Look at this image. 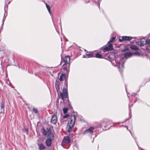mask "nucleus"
I'll list each match as a JSON object with an SVG mask.
<instances>
[{"instance_id": "nucleus-1", "label": "nucleus", "mask_w": 150, "mask_h": 150, "mask_svg": "<svg viewBox=\"0 0 150 150\" xmlns=\"http://www.w3.org/2000/svg\"><path fill=\"white\" fill-rule=\"evenodd\" d=\"M76 117L74 115H71L69 118L67 125L66 129L68 132H71L75 124Z\"/></svg>"}, {"instance_id": "nucleus-2", "label": "nucleus", "mask_w": 150, "mask_h": 150, "mask_svg": "<svg viewBox=\"0 0 150 150\" xmlns=\"http://www.w3.org/2000/svg\"><path fill=\"white\" fill-rule=\"evenodd\" d=\"M63 59L64 62V64L63 66L65 65L67 66L68 65V67H69L70 64L69 62L70 61V57L69 56H66L63 58Z\"/></svg>"}, {"instance_id": "nucleus-3", "label": "nucleus", "mask_w": 150, "mask_h": 150, "mask_svg": "<svg viewBox=\"0 0 150 150\" xmlns=\"http://www.w3.org/2000/svg\"><path fill=\"white\" fill-rule=\"evenodd\" d=\"M95 129V127H90L88 129L85 130L83 134H89L90 135L93 134V130Z\"/></svg>"}, {"instance_id": "nucleus-4", "label": "nucleus", "mask_w": 150, "mask_h": 150, "mask_svg": "<svg viewBox=\"0 0 150 150\" xmlns=\"http://www.w3.org/2000/svg\"><path fill=\"white\" fill-rule=\"evenodd\" d=\"M62 83V82L61 81H59V80H56L55 83L56 90L58 94L59 93V90L60 89V85H61Z\"/></svg>"}, {"instance_id": "nucleus-5", "label": "nucleus", "mask_w": 150, "mask_h": 150, "mask_svg": "<svg viewBox=\"0 0 150 150\" xmlns=\"http://www.w3.org/2000/svg\"><path fill=\"white\" fill-rule=\"evenodd\" d=\"M69 116V115L68 114H66L65 115L62 116L60 118V122L62 124H63L64 122L68 120V118Z\"/></svg>"}, {"instance_id": "nucleus-6", "label": "nucleus", "mask_w": 150, "mask_h": 150, "mask_svg": "<svg viewBox=\"0 0 150 150\" xmlns=\"http://www.w3.org/2000/svg\"><path fill=\"white\" fill-rule=\"evenodd\" d=\"M57 121V117L56 114L52 116L51 122L54 124H55Z\"/></svg>"}, {"instance_id": "nucleus-7", "label": "nucleus", "mask_w": 150, "mask_h": 150, "mask_svg": "<svg viewBox=\"0 0 150 150\" xmlns=\"http://www.w3.org/2000/svg\"><path fill=\"white\" fill-rule=\"evenodd\" d=\"M48 131L49 133L47 135V139H49L53 140L54 137V134L51 132L50 129H48Z\"/></svg>"}, {"instance_id": "nucleus-8", "label": "nucleus", "mask_w": 150, "mask_h": 150, "mask_svg": "<svg viewBox=\"0 0 150 150\" xmlns=\"http://www.w3.org/2000/svg\"><path fill=\"white\" fill-rule=\"evenodd\" d=\"M112 45L111 43H110L108 47H106L103 48V51L104 52H105L108 51L112 50Z\"/></svg>"}, {"instance_id": "nucleus-9", "label": "nucleus", "mask_w": 150, "mask_h": 150, "mask_svg": "<svg viewBox=\"0 0 150 150\" xmlns=\"http://www.w3.org/2000/svg\"><path fill=\"white\" fill-rule=\"evenodd\" d=\"M133 53L131 52H127L124 54V56L126 59H127L133 56Z\"/></svg>"}, {"instance_id": "nucleus-10", "label": "nucleus", "mask_w": 150, "mask_h": 150, "mask_svg": "<svg viewBox=\"0 0 150 150\" xmlns=\"http://www.w3.org/2000/svg\"><path fill=\"white\" fill-rule=\"evenodd\" d=\"M62 142L68 144L70 143L71 142V139L68 136L65 137L64 138Z\"/></svg>"}, {"instance_id": "nucleus-11", "label": "nucleus", "mask_w": 150, "mask_h": 150, "mask_svg": "<svg viewBox=\"0 0 150 150\" xmlns=\"http://www.w3.org/2000/svg\"><path fill=\"white\" fill-rule=\"evenodd\" d=\"M53 140L47 139L45 141V144L46 146L48 147H50L51 146Z\"/></svg>"}, {"instance_id": "nucleus-12", "label": "nucleus", "mask_w": 150, "mask_h": 150, "mask_svg": "<svg viewBox=\"0 0 150 150\" xmlns=\"http://www.w3.org/2000/svg\"><path fill=\"white\" fill-rule=\"evenodd\" d=\"M95 56L93 54L92 52H90L88 54H86L85 55H84L83 56V58H90L92 57H94Z\"/></svg>"}, {"instance_id": "nucleus-13", "label": "nucleus", "mask_w": 150, "mask_h": 150, "mask_svg": "<svg viewBox=\"0 0 150 150\" xmlns=\"http://www.w3.org/2000/svg\"><path fill=\"white\" fill-rule=\"evenodd\" d=\"M122 38L124 40L130 41L132 39V38L130 36H123L122 37Z\"/></svg>"}, {"instance_id": "nucleus-14", "label": "nucleus", "mask_w": 150, "mask_h": 150, "mask_svg": "<svg viewBox=\"0 0 150 150\" xmlns=\"http://www.w3.org/2000/svg\"><path fill=\"white\" fill-rule=\"evenodd\" d=\"M39 149L40 150H44L46 148V147L42 143L38 144Z\"/></svg>"}, {"instance_id": "nucleus-15", "label": "nucleus", "mask_w": 150, "mask_h": 150, "mask_svg": "<svg viewBox=\"0 0 150 150\" xmlns=\"http://www.w3.org/2000/svg\"><path fill=\"white\" fill-rule=\"evenodd\" d=\"M130 48L132 50L137 51L138 50L139 48L137 46L134 45H132L130 47Z\"/></svg>"}, {"instance_id": "nucleus-16", "label": "nucleus", "mask_w": 150, "mask_h": 150, "mask_svg": "<svg viewBox=\"0 0 150 150\" xmlns=\"http://www.w3.org/2000/svg\"><path fill=\"white\" fill-rule=\"evenodd\" d=\"M1 112H2L4 111V104L2 102L1 103L0 105Z\"/></svg>"}, {"instance_id": "nucleus-17", "label": "nucleus", "mask_w": 150, "mask_h": 150, "mask_svg": "<svg viewBox=\"0 0 150 150\" xmlns=\"http://www.w3.org/2000/svg\"><path fill=\"white\" fill-rule=\"evenodd\" d=\"M64 96L65 98H67L68 97L67 93H62L61 92H60V96L61 97L62 99L63 100L64 99Z\"/></svg>"}, {"instance_id": "nucleus-18", "label": "nucleus", "mask_w": 150, "mask_h": 150, "mask_svg": "<svg viewBox=\"0 0 150 150\" xmlns=\"http://www.w3.org/2000/svg\"><path fill=\"white\" fill-rule=\"evenodd\" d=\"M136 44L139 46H143L144 45V42L142 41L136 42Z\"/></svg>"}, {"instance_id": "nucleus-19", "label": "nucleus", "mask_w": 150, "mask_h": 150, "mask_svg": "<svg viewBox=\"0 0 150 150\" xmlns=\"http://www.w3.org/2000/svg\"><path fill=\"white\" fill-rule=\"evenodd\" d=\"M65 78L66 76L65 74H62L61 75L59 80V81L61 82L63 79H65Z\"/></svg>"}, {"instance_id": "nucleus-20", "label": "nucleus", "mask_w": 150, "mask_h": 150, "mask_svg": "<svg viewBox=\"0 0 150 150\" xmlns=\"http://www.w3.org/2000/svg\"><path fill=\"white\" fill-rule=\"evenodd\" d=\"M95 57L96 58H102V55L99 53H96L95 55Z\"/></svg>"}, {"instance_id": "nucleus-21", "label": "nucleus", "mask_w": 150, "mask_h": 150, "mask_svg": "<svg viewBox=\"0 0 150 150\" xmlns=\"http://www.w3.org/2000/svg\"><path fill=\"white\" fill-rule=\"evenodd\" d=\"M42 134L45 136L47 134V131L44 128L42 129Z\"/></svg>"}, {"instance_id": "nucleus-22", "label": "nucleus", "mask_w": 150, "mask_h": 150, "mask_svg": "<svg viewBox=\"0 0 150 150\" xmlns=\"http://www.w3.org/2000/svg\"><path fill=\"white\" fill-rule=\"evenodd\" d=\"M116 39V37H113L111 38L110 40L108 42V43H109L110 42H112L113 41H115Z\"/></svg>"}, {"instance_id": "nucleus-23", "label": "nucleus", "mask_w": 150, "mask_h": 150, "mask_svg": "<svg viewBox=\"0 0 150 150\" xmlns=\"http://www.w3.org/2000/svg\"><path fill=\"white\" fill-rule=\"evenodd\" d=\"M124 63H125V61H124L122 62V64L120 65V64L119 62H118V63L119 64V66L118 67L119 69H120L121 67H122V68H124Z\"/></svg>"}, {"instance_id": "nucleus-24", "label": "nucleus", "mask_w": 150, "mask_h": 150, "mask_svg": "<svg viewBox=\"0 0 150 150\" xmlns=\"http://www.w3.org/2000/svg\"><path fill=\"white\" fill-rule=\"evenodd\" d=\"M46 6L49 12L51 14L50 7L47 4H46Z\"/></svg>"}, {"instance_id": "nucleus-25", "label": "nucleus", "mask_w": 150, "mask_h": 150, "mask_svg": "<svg viewBox=\"0 0 150 150\" xmlns=\"http://www.w3.org/2000/svg\"><path fill=\"white\" fill-rule=\"evenodd\" d=\"M68 110V109L67 108H64L63 109V111L64 114H66L67 113Z\"/></svg>"}, {"instance_id": "nucleus-26", "label": "nucleus", "mask_w": 150, "mask_h": 150, "mask_svg": "<svg viewBox=\"0 0 150 150\" xmlns=\"http://www.w3.org/2000/svg\"><path fill=\"white\" fill-rule=\"evenodd\" d=\"M67 88H65V87H63V93H67Z\"/></svg>"}, {"instance_id": "nucleus-27", "label": "nucleus", "mask_w": 150, "mask_h": 150, "mask_svg": "<svg viewBox=\"0 0 150 150\" xmlns=\"http://www.w3.org/2000/svg\"><path fill=\"white\" fill-rule=\"evenodd\" d=\"M33 112L35 113H38V110H37V109L36 108H34L33 109Z\"/></svg>"}, {"instance_id": "nucleus-28", "label": "nucleus", "mask_w": 150, "mask_h": 150, "mask_svg": "<svg viewBox=\"0 0 150 150\" xmlns=\"http://www.w3.org/2000/svg\"><path fill=\"white\" fill-rule=\"evenodd\" d=\"M145 43L148 45L150 44V39H148L145 41Z\"/></svg>"}, {"instance_id": "nucleus-29", "label": "nucleus", "mask_w": 150, "mask_h": 150, "mask_svg": "<svg viewBox=\"0 0 150 150\" xmlns=\"http://www.w3.org/2000/svg\"><path fill=\"white\" fill-rule=\"evenodd\" d=\"M133 54H135L137 56H140V54L139 52H136L133 53Z\"/></svg>"}, {"instance_id": "nucleus-30", "label": "nucleus", "mask_w": 150, "mask_h": 150, "mask_svg": "<svg viewBox=\"0 0 150 150\" xmlns=\"http://www.w3.org/2000/svg\"><path fill=\"white\" fill-rule=\"evenodd\" d=\"M5 13L4 14V17L3 18V19L2 21V25H4V21L5 19Z\"/></svg>"}, {"instance_id": "nucleus-31", "label": "nucleus", "mask_w": 150, "mask_h": 150, "mask_svg": "<svg viewBox=\"0 0 150 150\" xmlns=\"http://www.w3.org/2000/svg\"><path fill=\"white\" fill-rule=\"evenodd\" d=\"M66 66L64 67L63 68V70L65 71H67V67H68L69 68V67H68V65H67H67Z\"/></svg>"}, {"instance_id": "nucleus-32", "label": "nucleus", "mask_w": 150, "mask_h": 150, "mask_svg": "<svg viewBox=\"0 0 150 150\" xmlns=\"http://www.w3.org/2000/svg\"><path fill=\"white\" fill-rule=\"evenodd\" d=\"M64 85H65L64 87L67 88V82L66 81H65Z\"/></svg>"}, {"instance_id": "nucleus-33", "label": "nucleus", "mask_w": 150, "mask_h": 150, "mask_svg": "<svg viewBox=\"0 0 150 150\" xmlns=\"http://www.w3.org/2000/svg\"><path fill=\"white\" fill-rule=\"evenodd\" d=\"M25 132L27 134H28V128H25Z\"/></svg>"}, {"instance_id": "nucleus-34", "label": "nucleus", "mask_w": 150, "mask_h": 150, "mask_svg": "<svg viewBox=\"0 0 150 150\" xmlns=\"http://www.w3.org/2000/svg\"><path fill=\"white\" fill-rule=\"evenodd\" d=\"M148 46L146 47L147 49L149 50V48H150V44L148 45Z\"/></svg>"}, {"instance_id": "nucleus-35", "label": "nucleus", "mask_w": 150, "mask_h": 150, "mask_svg": "<svg viewBox=\"0 0 150 150\" xmlns=\"http://www.w3.org/2000/svg\"><path fill=\"white\" fill-rule=\"evenodd\" d=\"M102 126H104L105 127H106V126L104 125L103 123L101 125H100L99 127H101Z\"/></svg>"}, {"instance_id": "nucleus-36", "label": "nucleus", "mask_w": 150, "mask_h": 150, "mask_svg": "<svg viewBox=\"0 0 150 150\" xmlns=\"http://www.w3.org/2000/svg\"><path fill=\"white\" fill-rule=\"evenodd\" d=\"M123 40H122V39H119V40L120 42H122Z\"/></svg>"}, {"instance_id": "nucleus-37", "label": "nucleus", "mask_w": 150, "mask_h": 150, "mask_svg": "<svg viewBox=\"0 0 150 150\" xmlns=\"http://www.w3.org/2000/svg\"><path fill=\"white\" fill-rule=\"evenodd\" d=\"M126 50V49H123V50H122V51L123 52H125V51L126 50Z\"/></svg>"}, {"instance_id": "nucleus-38", "label": "nucleus", "mask_w": 150, "mask_h": 150, "mask_svg": "<svg viewBox=\"0 0 150 150\" xmlns=\"http://www.w3.org/2000/svg\"><path fill=\"white\" fill-rule=\"evenodd\" d=\"M98 6L99 7V6H100V5H99V4H98Z\"/></svg>"}]
</instances>
